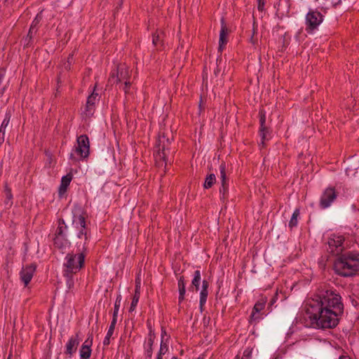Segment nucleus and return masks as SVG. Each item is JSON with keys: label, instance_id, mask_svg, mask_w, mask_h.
Wrapping results in <instances>:
<instances>
[{"label": "nucleus", "instance_id": "obj_1", "mask_svg": "<svg viewBox=\"0 0 359 359\" xmlns=\"http://www.w3.org/2000/svg\"><path fill=\"white\" fill-rule=\"evenodd\" d=\"M306 313L312 325L323 329L335 327L344 313V304L339 293L323 290L306 304Z\"/></svg>", "mask_w": 359, "mask_h": 359}, {"label": "nucleus", "instance_id": "obj_2", "mask_svg": "<svg viewBox=\"0 0 359 359\" xmlns=\"http://www.w3.org/2000/svg\"><path fill=\"white\" fill-rule=\"evenodd\" d=\"M83 210L79 206H75L72 210V215L66 217V223L64 219L59 220V226L56 231V236L54 238V245L61 248L62 246L60 237L63 235L64 229L67 230L69 237L72 241L76 238L83 241V245L88 239V231L86 228L85 217L82 215Z\"/></svg>", "mask_w": 359, "mask_h": 359}, {"label": "nucleus", "instance_id": "obj_3", "mask_svg": "<svg viewBox=\"0 0 359 359\" xmlns=\"http://www.w3.org/2000/svg\"><path fill=\"white\" fill-rule=\"evenodd\" d=\"M172 141L173 137L171 135L169 137L165 133H161L158 136L154 154L155 165L158 169V177H165L168 162L173 158L175 150L171 147Z\"/></svg>", "mask_w": 359, "mask_h": 359}, {"label": "nucleus", "instance_id": "obj_4", "mask_svg": "<svg viewBox=\"0 0 359 359\" xmlns=\"http://www.w3.org/2000/svg\"><path fill=\"white\" fill-rule=\"evenodd\" d=\"M334 269L341 276L355 275L359 271V252H348L341 255L334 262Z\"/></svg>", "mask_w": 359, "mask_h": 359}, {"label": "nucleus", "instance_id": "obj_5", "mask_svg": "<svg viewBox=\"0 0 359 359\" xmlns=\"http://www.w3.org/2000/svg\"><path fill=\"white\" fill-rule=\"evenodd\" d=\"M66 259L65 276L71 278L74 273H76L83 266L85 255L83 252L77 255L67 254Z\"/></svg>", "mask_w": 359, "mask_h": 359}, {"label": "nucleus", "instance_id": "obj_6", "mask_svg": "<svg viewBox=\"0 0 359 359\" xmlns=\"http://www.w3.org/2000/svg\"><path fill=\"white\" fill-rule=\"evenodd\" d=\"M323 15L317 11H310L306 17V30L313 31L323 22Z\"/></svg>", "mask_w": 359, "mask_h": 359}, {"label": "nucleus", "instance_id": "obj_7", "mask_svg": "<svg viewBox=\"0 0 359 359\" xmlns=\"http://www.w3.org/2000/svg\"><path fill=\"white\" fill-rule=\"evenodd\" d=\"M344 240L343 236L332 235L327 242L330 252L334 255H339L343 251L344 247L342 245Z\"/></svg>", "mask_w": 359, "mask_h": 359}, {"label": "nucleus", "instance_id": "obj_8", "mask_svg": "<svg viewBox=\"0 0 359 359\" xmlns=\"http://www.w3.org/2000/svg\"><path fill=\"white\" fill-rule=\"evenodd\" d=\"M77 147L76 151L82 158H87L89 155L90 143L86 135H80L77 138Z\"/></svg>", "mask_w": 359, "mask_h": 359}, {"label": "nucleus", "instance_id": "obj_9", "mask_svg": "<svg viewBox=\"0 0 359 359\" xmlns=\"http://www.w3.org/2000/svg\"><path fill=\"white\" fill-rule=\"evenodd\" d=\"M36 269V264H31L22 268V270L20 272V276L25 286H27L31 281Z\"/></svg>", "mask_w": 359, "mask_h": 359}, {"label": "nucleus", "instance_id": "obj_10", "mask_svg": "<svg viewBox=\"0 0 359 359\" xmlns=\"http://www.w3.org/2000/svg\"><path fill=\"white\" fill-rule=\"evenodd\" d=\"M337 194L334 188H327L324 191L320 201L321 208H328L336 198Z\"/></svg>", "mask_w": 359, "mask_h": 359}, {"label": "nucleus", "instance_id": "obj_11", "mask_svg": "<svg viewBox=\"0 0 359 359\" xmlns=\"http://www.w3.org/2000/svg\"><path fill=\"white\" fill-rule=\"evenodd\" d=\"M129 71L128 67L125 65H118L116 68V83L123 80H128L129 78Z\"/></svg>", "mask_w": 359, "mask_h": 359}, {"label": "nucleus", "instance_id": "obj_12", "mask_svg": "<svg viewBox=\"0 0 359 359\" xmlns=\"http://www.w3.org/2000/svg\"><path fill=\"white\" fill-rule=\"evenodd\" d=\"M115 160L114 155L111 152L103 154L100 156L99 165L102 169H107V168L114 165Z\"/></svg>", "mask_w": 359, "mask_h": 359}, {"label": "nucleus", "instance_id": "obj_13", "mask_svg": "<svg viewBox=\"0 0 359 359\" xmlns=\"http://www.w3.org/2000/svg\"><path fill=\"white\" fill-rule=\"evenodd\" d=\"M79 344V332L75 336L72 337L66 346L65 354L72 356L76 352L77 347Z\"/></svg>", "mask_w": 359, "mask_h": 359}, {"label": "nucleus", "instance_id": "obj_14", "mask_svg": "<svg viewBox=\"0 0 359 359\" xmlns=\"http://www.w3.org/2000/svg\"><path fill=\"white\" fill-rule=\"evenodd\" d=\"M90 337L83 343L80 349L81 359H89L91 355L92 339L89 341Z\"/></svg>", "mask_w": 359, "mask_h": 359}, {"label": "nucleus", "instance_id": "obj_15", "mask_svg": "<svg viewBox=\"0 0 359 359\" xmlns=\"http://www.w3.org/2000/svg\"><path fill=\"white\" fill-rule=\"evenodd\" d=\"M208 287H209L208 282L205 280H203V285H202V290L200 293V309H201V312L203 311V306L205 305L206 300H207V297H208Z\"/></svg>", "mask_w": 359, "mask_h": 359}, {"label": "nucleus", "instance_id": "obj_16", "mask_svg": "<svg viewBox=\"0 0 359 359\" xmlns=\"http://www.w3.org/2000/svg\"><path fill=\"white\" fill-rule=\"evenodd\" d=\"M222 28L219 33V49L222 50L224 44H226L227 42L226 35L228 34V29L225 23V20L224 18L221 20Z\"/></svg>", "mask_w": 359, "mask_h": 359}, {"label": "nucleus", "instance_id": "obj_17", "mask_svg": "<svg viewBox=\"0 0 359 359\" xmlns=\"http://www.w3.org/2000/svg\"><path fill=\"white\" fill-rule=\"evenodd\" d=\"M99 100V94L95 93L94 91L88 97L86 102V111L89 112V114H92V111H93L95 102Z\"/></svg>", "mask_w": 359, "mask_h": 359}, {"label": "nucleus", "instance_id": "obj_18", "mask_svg": "<svg viewBox=\"0 0 359 359\" xmlns=\"http://www.w3.org/2000/svg\"><path fill=\"white\" fill-rule=\"evenodd\" d=\"M178 289H179V304H181V302L184 299V295L186 292V288H185V280L184 277L183 276H180L178 279Z\"/></svg>", "mask_w": 359, "mask_h": 359}, {"label": "nucleus", "instance_id": "obj_19", "mask_svg": "<svg viewBox=\"0 0 359 359\" xmlns=\"http://www.w3.org/2000/svg\"><path fill=\"white\" fill-rule=\"evenodd\" d=\"M154 338H155V334L153 332V331L151 330V329L150 328V332L149 334V339H148L149 348L147 350V354L149 358H151V355H152V346L154 344Z\"/></svg>", "mask_w": 359, "mask_h": 359}, {"label": "nucleus", "instance_id": "obj_20", "mask_svg": "<svg viewBox=\"0 0 359 359\" xmlns=\"http://www.w3.org/2000/svg\"><path fill=\"white\" fill-rule=\"evenodd\" d=\"M70 182L71 181H61V184L58 189V195L60 198H62L65 194Z\"/></svg>", "mask_w": 359, "mask_h": 359}, {"label": "nucleus", "instance_id": "obj_21", "mask_svg": "<svg viewBox=\"0 0 359 359\" xmlns=\"http://www.w3.org/2000/svg\"><path fill=\"white\" fill-rule=\"evenodd\" d=\"M201 271L199 270H196L194 271V278L192 280V286L196 287V290L198 291L199 290V285L201 282Z\"/></svg>", "mask_w": 359, "mask_h": 359}, {"label": "nucleus", "instance_id": "obj_22", "mask_svg": "<svg viewBox=\"0 0 359 359\" xmlns=\"http://www.w3.org/2000/svg\"><path fill=\"white\" fill-rule=\"evenodd\" d=\"M299 214L300 212L299 209H296L294 211L292 216L289 222V226L290 229H292L297 225V217L299 216Z\"/></svg>", "mask_w": 359, "mask_h": 359}, {"label": "nucleus", "instance_id": "obj_23", "mask_svg": "<svg viewBox=\"0 0 359 359\" xmlns=\"http://www.w3.org/2000/svg\"><path fill=\"white\" fill-rule=\"evenodd\" d=\"M264 306H265L264 302H257L253 307V310H252V312L251 314V318L255 319L256 318L255 313L261 311L264 308Z\"/></svg>", "mask_w": 359, "mask_h": 359}, {"label": "nucleus", "instance_id": "obj_24", "mask_svg": "<svg viewBox=\"0 0 359 359\" xmlns=\"http://www.w3.org/2000/svg\"><path fill=\"white\" fill-rule=\"evenodd\" d=\"M121 301H122V297L121 294H118L116 297V299L115 301L114 310V313H113V318H115V319H116V320H117L118 311L119 307L121 306Z\"/></svg>", "mask_w": 359, "mask_h": 359}, {"label": "nucleus", "instance_id": "obj_25", "mask_svg": "<svg viewBox=\"0 0 359 359\" xmlns=\"http://www.w3.org/2000/svg\"><path fill=\"white\" fill-rule=\"evenodd\" d=\"M11 116L8 114H6V118L3 121L1 126L0 127V130H4V133H6V129L8 128L9 122H10Z\"/></svg>", "mask_w": 359, "mask_h": 359}, {"label": "nucleus", "instance_id": "obj_26", "mask_svg": "<svg viewBox=\"0 0 359 359\" xmlns=\"http://www.w3.org/2000/svg\"><path fill=\"white\" fill-rule=\"evenodd\" d=\"M140 294H134V296H133V300H132V302H131V304H130V309L129 311L131 312L135 310V308L139 301V299H140Z\"/></svg>", "mask_w": 359, "mask_h": 359}, {"label": "nucleus", "instance_id": "obj_27", "mask_svg": "<svg viewBox=\"0 0 359 359\" xmlns=\"http://www.w3.org/2000/svg\"><path fill=\"white\" fill-rule=\"evenodd\" d=\"M267 133H268V128L266 127H264V128H260L259 133H260V136L262 137L261 144L262 145V147L264 146V141L266 140Z\"/></svg>", "mask_w": 359, "mask_h": 359}, {"label": "nucleus", "instance_id": "obj_28", "mask_svg": "<svg viewBox=\"0 0 359 359\" xmlns=\"http://www.w3.org/2000/svg\"><path fill=\"white\" fill-rule=\"evenodd\" d=\"M116 321L117 320L115 319V318H112V320L111 322V325L109 327V330L107 331V335H108V337H111L113 333H114V329H115V325L116 324Z\"/></svg>", "mask_w": 359, "mask_h": 359}, {"label": "nucleus", "instance_id": "obj_29", "mask_svg": "<svg viewBox=\"0 0 359 359\" xmlns=\"http://www.w3.org/2000/svg\"><path fill=\"white\" fill-rule=\"evenodd\" d=\"M259 122H260V128H264L265 126V121H266V116L265 112L264 110L261 109L259 111Z\"/></svg>", "mask_w": 359, "mask_h": 359}, {"label": "nucleus", "instance_id": "obj_30", "mask_svg": "<svg viewBox=\"0 0 359 359\" xmlns=\"http://www.w3.org/2000/svg\"><path fill=\"white\" fill-rule=\"evenodd\" d=\"M310 162L309 156H304L303 154L299 155L298 157V163H302L303 164H307L309 165V163Z\"/></svg>", "mask_w": 359, "mask_h": 359}, {"label": "nucleus", "instance_id": "obj_31", "mask_svg": "<svg viewBox=\"0 0 359 359\" xmlns=\"http://www.w3.org/2000/svg\"><path fill=\"white\" fill-rule=\"evenodd\" d=\"M41 20V16L39 13V14L36 15V18L33 20V22H32V23L31 25L30 28H32L34 29H36L37 30V27H38V25L39 24Z\"/></svg>", "mask_w": 359, "mask_h": 359}, {"label": "nucleus", "instance_id": "obj_32", "mask_svg": "<svg viewBox=\"0 0 359 359\" xmlns=\"http://www.w3.org/2000/svg\"><path fill=\"white\" fill-rule=\"evenodd\" d=\"M152 42L154 46H158V44L161 43L162 40L161 35L159 34L154 33L153 34Z\"/></svg>", "mask_w": 359, "mask_h": 359}, {"label": "nucleus", "instance_id": "obj_33", "mask_svg": "<svg viewBox=\"0 0 359 359\" xmlns=\"http://www.w3.org/2000/svg\"><path fill=\"white\" fill-rule=\"evenodd\" d=\"M356 170L357 168L353 164H350L349 167L346 169L347 176L354 175L356 173Z\"/></svg>", "mask_w": 359, "mask_h": 359}, {"label": "nucleus", "instance_id": "obj_34", "mask_svg": "<svg viewBox=\"0 0 359 359\" xmlns=\"http://www.w3.org/2000/svg\"><path fill=\"white\" fill-rule=\"evenodd\" d=\"M168 351V345L165 343H163V341H161L160 349L158 351L159 355H163L166 353V352Z\"/></svg>", "mask_w": 359, "mask_h": 359}, {"label": "nucleus", "instance_id": "obj_35", "mask_svg": "<svg viewBox=\"0 0 359 359\" xmlns=\"http://www.w3.org/2000/svg\"><path fill=\"white\" fill-rule=\"evenodd\" d=\"M140 287H141V280L139 276L135 279V293L140 294Z\"/></svg>", "mask_w": 359, "mask_h": 359}, {"label": "nucleus", "instance_id": "obj_36", "mask_svg": "<svg viewBox=\"0 0 359 359\" xmlns=\"http://www.w3.org/2000/svg\"><path fill=\"white\" fill-rule=\"evenodd\" d=\"M219 174H220V175L218 177H220L221 180L226 179V172H225V166L224 164H221L219 166Z\"/></svg>", "mask_w": 359, "mask_h": 359}, {"label": "nucleus", "instance_id": "obj_37", "mask_svg": "<svg viewBox=\"0 0 359 359\" xmlns=\"http://www.w3.org/2000/svg\"><path fill=\"white\" fill-rule=\"evenodd\" d=\"M5 194H6V198L8 201H10L12 199L13 196L11 194V189L8 187L7 183L5 184Z\"/></svg>", "mask_w": 359, "mask_h": 359}, {"label": "nucleus", "instance_id": "obj_38", "mask_svg": "<svg viewBox=\"0 0 359 359\" xmlns=\"http://www.w3.org/2000/svg\"><path fill=\"white\" fill-rule=\"evenodd\" d=\"M36 29H34L32 28H29V30L28 32V34L27 35V36L29 38V41L27 42V46H28L31 41V40L32 39L34 35L36 34Z\"/></svg>", "mask_w": 359, "mask_h": 359}, {"label": "nucleus", "instance_id": "obj_39", "mask_svg": "<svg viewBox=\"0 0 359 359\" xmlns=\"http://www.w3.org/2000/svg\"><path fill=\"white\" fill-rule=\"evenodd\" d=\"M109 83H110L111 85L116 83V69H114L110 74V76L109 78Z\"/></svg>", "mask_w": 359, "mask_h": 359}, {"label": "nucleus", "instance_id": "obj_40", "mask_svg": "<svg viewBox=\"0 0 359 359\" xmlns=\"http://www.w3.org/2000/svg\"><path fill=\"white\" fill-rule=\"evenodd\" d=\"M257 34V30H256V28H255V22H254L253 23V30H252V34L251 36V38H250V42L252 43V44H255L257 41V39H254V36L255 34Z\"/></svg>", "mask_w": 359, "mask_h": 359}, {"label": "nucleus", "instance_id": "obj_41", "mask_svg": "<svg viewBox=\"0 0 359 359\" xmlns=\"http://www.w3.org/2000/svg\"><path fill=\"white\" fill-rule=\"evenodd\" d=\"M265 0H257V8L259 11H263L264 8Z\"/></svg>", "mask_w": 359, "mask_h": 359}, {"label": "nucleus", "instance_id": "obj_42", "mask_svg": "<svg viewBox=\"0 0 359 359\" xmlns=\"http://www.w3.org/2000/svg\"><path fill=\"white\" fill-rule=\"evenodd\" d=\"M252 353V350L246 349L243 353V356L241 359H250Z\"/></svg>", "mask_w": 359, "mask_h": 359}, {"label": "nucleus", "instance_id": "obj_43", "mask_svg": "<svg viewBox=\"0 0 359 359\" xmlns=\"http://www.w3.org/2000/svg\"><path fill=\"white\" fill-rule=\"evenodd\" d=\"M216 182V181H205L203 184V187L205 189H209L212 187V185Z\"/></svg>", "mask_w": 359, "mask_h": 359}, {"label": "nucleus", "instance_id": "obj_44", "mask_svg": "<svg viewBox=\"0 0 359 359\" xmlns=\"http://www.w3.org/2000/svg\"><path fill=\"white\" fill-rule=\"evenodd\" d=\"M74 177L72 170L68 172L67 175L62 177L61 180H72Z\"/></svg>", "mask_w": 359, "mask_h": 359}, {"label": "nucleus", "instance_id": "obj_45", "mask_svg": "<svg viewBox=\"0 0 359 359\" xmlns=\"http://www.w3.org/2000/svg\"><path fill=\"white\" fill-rule=\"evenodd\" d=\"M222 188L219 189V191L222 192L223 191V194H224L226 189H227V184H226V181L225 180H223L222 181Z\"/></svg>", "mask_w": 359, "mask_h": 359}, {"label": "nucleus", "instance_id": "obj_46", "mask_svg": "<svg viewBox=\"0 0 359 359\" xmlns=\"http://www.w3.org/2000/svg\"><path fill=\"white\" fill-rule=\"evenodd\" d=\"M130 86V83L126 80L124 83V88H123V90L126 93H127L128 92V89H129Z\"/></svg>", "mask_w": 359, "mask_h": 359}, {"label": "nucleus", "instance_id": "obj_47", "mask_svg": "<svg viewBox=\"0 0 359 359\" xmlns=\"http://www.w3.org/2000/svg\"><path fill=\"white\" fill-rule=\"evenodd\" d=\"M5 133L4 130H0V144H2L5 141Z\"/></svg>", "mask_w": 359, "mask_h": 359}, {"label": "nucleus", "instance_id": "obj_48", "mask_svg": "<svg viewBox=\"0 0 359 359\" xmlns=\"http://www.w3.org/2000/svg\"><path fill=\"white\" fill-rule=\"evenodd\" d=\"M110 337H108V335H106L104 339V341H103V344L104 346H107L110 344Z\"/></svg>", "mask_w": 359, "mask_h": 359}, {"label": "nucleus", "instance_id": "obj_49", "mask_svg": "<svg viewBox=\"0 0 359 359\" xmlns=\"http://www.w3.org/2000/svg\"><path fill=\"white\" fill-rule=\"evenodd\" d=\"M215 179H216L215 175L213 173L206 175V177L205 178V180H215Z\"/></svg>", "mask_w": 359, "mask_h": 359}, {"label": "nucleus", "instance_id": "obj_50", "mask_svg": "<svg viewBox=\"0 0 359 359\" xmlns=\"http://www.w3.org/2000/svg\"><path fill=\"white\" fill-rule=\"evenodd\" d=\"M73 60V54H69L67 58V62H69V65H71Z\"/></svg>", "mask_w": 359, "mask_h": 359}, {"label": "nucleus", "instance_id": "obj_51", "mask_svg": "<svg viewBox=\"0 0 359 359\" xmlns=\"http://www.w3.org/2000/svg\"><path fill=\"white\" fill-rule=\"evenodd\" d=\"M70 66L71 65H69V62H67V63L65 64V68L66 69H70Z\"/></svg>", "mask_w": 359, "mask_h": 359}, {"label": "nucleus", "instance_id": "obj_52", "mask_svg": "<svg viewBox=\"0 0 359 359\" xmlns=\"http://www.w3.org/2000/svg\"><path fill=\"white\" fill-rule=\"evenodd\" d=\"M339 359H351L348 356L346 355H341Z\"/></svg>", "mask_w": 359, "mask_h": 359}, {"label": "nucleus", "instance_id": "obj_53", "mask_svg": "<svg viewBox=\"0 0 359 359\" xmlns=\"http://www.w3.org/2000/svg\"><path fill=\"white\" fill-rule=\"evenodd\" d=\"M29 41V38L27 36H26L25 39H24V43H25V46H27V42Z\"/></svg>", "mask_w": 359, "mask_h": 359}, {"label": "nucleus", "instance_id": "obj_54", "mask_svg": "<svg viewBox=\"0 0 359 359\" xmlns=\"http://www.w3.org/2000/svg\"><path fill=\"white\" fill-rule=\"evenodd\" d=\"M57 83H60V82H61V80H60V74L57 76Z\"/></svg>", "mask_w": 359, "mask_h": 359}, {"label": "nucleus", "instance_id": "obj_55", "mask_svg": "<svg viewBox=\"0 0 359 359\" xmlns=\"http://www.w3.org/2000/svg\"><path fill=\"white\" fill-rule=\"evenodd\" d=\"M199 108H200V110L202 109V100H201L200 101V103H199Z\"/></svg>", "mask_w": 359, "mask_h": 359}, {"label": "nucleus", "instance_id": "obj_56", "mask_svg": "<svg viewBox=\"0 0 359 359\" xmlns=\"http://www.w3.org/2000/svg\"><path fill=\"white\" fill-rule=\"evenodd\" d=\"M162 356H163V355L158 354V355H157V358H156V359H163V358H162Z\"/></svg>", "mask_w": 359, "mask_h": 359}, {"label": "nucleus", "instance_id": "obj_57", "mask_svg": "<svg viewBox=\"0 0 359 359\" xmlns=\"http://www.w3.org/2000/svg\"><path fill=\"white\" fill-rule=\"evenodd\" d=\"M165 332L164 331V332H163V333H162V338H163V335H165Z\"/></svg>", "mask_w": 359, "mask_h": 359}, {"label": "nucleus", "instance_id": "obj_58", "mask_svg": "<svg viewBox=\"0 0 359 359\" xmlns=\"http://www.w3.org/2000/svg\"><path fill=\"white\" fill-rule=\"evenodd\" d=\"M171 359H177V358L174 356Z\"/></svg>", "mask_w": 359, "mask_h": 359}, {"label": "nucleus", "instance_id": "obj_59", "mask_svg": "<svg viewBox=\"0 0 359 359\" xmlns=\"http://www.w3.org/2000/svg\"><path fill=\"white\" fill-rule=\"evenodd\" d=\"M8 359H11V355L8 356Z\"/></svg>", "mask_w": 359, "mask_h": 359}]
</instances>
